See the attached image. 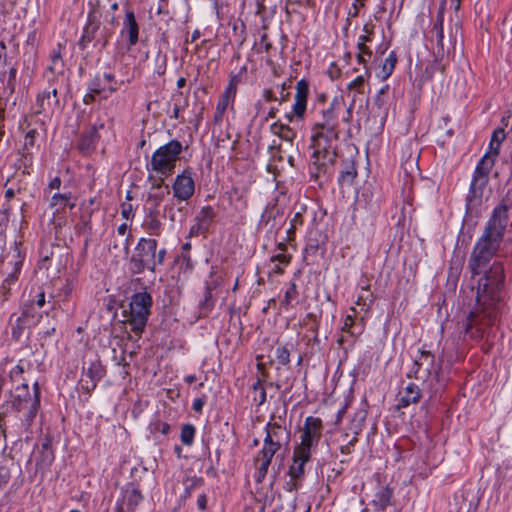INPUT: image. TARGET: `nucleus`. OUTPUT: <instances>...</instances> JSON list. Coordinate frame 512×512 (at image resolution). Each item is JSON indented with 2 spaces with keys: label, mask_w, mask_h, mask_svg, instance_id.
Segmentation results:
<instances>
[{
  "label": "nucleus",
  "mask_w": 512,
  "mask_h": 512,
  "mask_svg": "<svg viewBox=\"0 0 512 512\" xmlns=\"http://www.w3.org/2000/svg\"><path fill=\"white\" fill-rule=\"evenodd\" d=\"M298 297V290L297 286L294 282H291L288 289L285 291L284 299L282 300L281 304L288 308L292 301L295 300Z\"/></svg>",
  "instance_id": "47"
},
{
  "label": "nucleus",
  "mask_w": 512,
  "mask_h": 512,
  "mask_svg": "<svg viewBox=\"0 0 512 512\" xmlns=\"http://www.w3.org/2000/svg\"><path fill=\"white\" fill-rule=\"evenodd\" d=\"M121 214L123 216V218L125 219H130L134 214H133V208H132V205L131 204H126L124 203L122 205V211H121Z\"/></svg>",
  "instance_id": "62"
},
{
  "label": "nucleus",
  "mask_w": 512,
  "mask_h": 512,
  "mask_svg": "<svg viewBox=\"0 0 512 512\" xmlns=\"http://www.w3.org/2000/svg\"><path fill=\"white\" fill-rule=\"evenodd\" d=\"M302 486V480H291L285 484V489L289 492L297 491Z\"/></svg>",
  "instance_id": "59"
},
{
  "label": "nucleus",
  "mask_w": 512,
  "mask_h": 512,
  "mask_svg": "<svg viewBox=\"0 0 512 512\" xmlns=\"http://www.w3.org/2000/svg\"><path fill=\"white\" fill-rule=\"evenodd\" d=\"M342 170L338 177V183L341 187L351 186L357 177V169L353 159L342 160Z\"/></svg>",
  "instance_id": "20"
},
{
  "label": "nucleus",
  "mask_w": 512,
  "mask_h": 512,
  "mask_svg": "<svg viewBox=\"0 0 512 512\" xmlns=\"http://www.w3.org/2000/svg\"><path fill=\"white\" fill-rule=\"evenodd\" d=\"M104 83L107 82L109 86L106 88L110 93H115L119 85H124L126 83H131L134 80V73L126 70L119 80L116 79L114 73L105 72L103 73Z\"/></svg>",
  "instance_id": "21"
},
{
  "label": "nucleus",
  "mask_w": 512,
  "mask_h": 512,
  "mask_svg": "<svg viewBox=\"0 0 512 512\" xmlns=\"http://www.w3.org/2000/svg\"><path fill=\"white\" fill-rule=\"evenodd\" d=\"M311 459V453L294 448L292 464L288 469L291 480H303L305 475V464Z\"/></svg>",
  "instance_id": "16"
},
{
  "label": "nucleus",
  "mask_w": 512,
  "mask_h": 512,
  "mask_svg": "<svg viewBox=\"0 0 512 512\" xmlns=\"http://www.w3.org/2000/svg\"><path fill=\"white\" fill-rule=\"evenodd\" d=\"M24 372V368L23 366H21L20 364L16 365L11 371H10V377L12 380H15L17 379L18 377H20Z\"/></svg>",
  "instance_id": "64"
},
{
  "label": "nucleus",
  "mask_w": 512,
  "mask_h": 512,
  "mask_svg": "<svg viewBox=\"0 0 512 512\" xmlns=\"http://www.w3.org/2000/svg\"><path fill=\"white\" fill-rule=\"evenodd\" d=\"M87 89L88 91L99 93L101 95L106 90L103 75L99 73L95 74L94 77L88 82Z\"/></svg>",
  "instance_id": "42"
},
{
  "label": "nucleus",
  "mask_w": 512,
  "mask_h": 512,
  "mask_svg": "<svg viewBox=\"0 0 512 512\" xmlns=\"http://www.w3.org/2000/svg\"><path fill=\"white\" fill-rule=\"evenodd\" d=\"M208 233L207 230H205L201 225L197 224V222H195V224L190 228V231H189V237H195V236H199V235H206Z\"/></svg>",
  "instance_id": "57"
},
{
  "label": "nucleus",
  "mask_w": 512,
  "mask_h": 512,
  "mask_svg": "<svg viewBox=\"0 0 512 512\" xmlns=\"http://www.w3.org/2000/svg\"><path fill=\"white\" fill-rule=\"evenodd\" d=\"M400 395L397 409L405 408L410 404L419 402L422 396L420 388L414 383H410Z\"/></svg>",
  "instance_id": "19"
},
{
  "label": "nucleus",
  "mask_w": 512,
  "mask_h": 512,
  "mask_svg": "<svg viewBox=\"0 0 512 512\" xmlns=\"http://www.w3.org/2000/svg\"><path fill=\"white\" fill-rule=\"evenodd\" d=\"M158 242L154 238H140L129 261L132 274H142L145 270L155 272L157 266L163 265L167 251L157 250Z\"/></svg>",
  "instance_id": "4"
},
{
  "label": "nucleus",
  "mask_w": 512,
  "mask_h": 512,
  "mask_svg": "<svg viewBox=\"0 0 512 512\" xmlns=\"http://www.w3.org/2000/svg\"><path fill=\"white\" fill-rule=\"evenodd\" d=\"M205 403H206L205 396L198 397V398L194 399L193 404H192V409L197 413H201Z\"/></svg>",
  "instance_id": "58"
},
{
  "label": "nucleus",
  "mask_w": 512,
  "mask_h": 512,
  "mask_svg": "<svg viewBox=\"0 0 512 512\" xmlns=\"http://www.w3.org/2000/svg\"><path fill=\"white\" fill-rule=\"evenodd\" d=\"M128 35V46L132 47L138 43L139 38V25L136 21L135 14L132 10H127L123 22V29L121 34Z\"/></svg>",
  "instance_id": "18"
},
{
  "label": "nucleus",
  "mask_w": 512,
  "mask_h": 512,
  "mask_svg": "<svg viewBox=\"0 0 512 512\" xmlns=\"http://www.w3.org/2000/svg\"><path fill=\"white\" fill-rule=\"evenodd\" d=\"M275 355L279 364L286 366L290 363V350L287 345L278 346L276 348Z\"/></svg>",
  "instance_id": "48"
},
{
  "label": "nucleus",
  "mask_w": 512,
  "mask_h": 512,
  "mask_svg": "<svg viewBox=\"0 0 512 512\" xmlns=\"http://www.w3.org/2000/svg\"><path fill=\"white\" fill-rule=\"evenodd\" d=\"M172 188L174 196L179 200L187 201L191 198L195 191V183L191 171L185 169L181 174L177 175Z\"/></svg>",
  "instance_id": "13"
},
{
  "label": "nucleus",
  "mask_w": 512,
  "mask_h": 512,
  "mask_svg": "<svg viewBox=\"0 0 512 512\" xmlns=\"http://www.w3.org/2000/svg\"><path fill=\"white\" fill-rule=\"evenodd\" d=\"M143 496L138 488H132L131 490H126L122 502L127 505V512H134L135 508L142 501Z\"/></svg>",
  "instance_id": "28"
},
{
  "label": "nucleus",
  "mask_w": 512,
  "mask_h": 512,
  "mask_svg": "<svg viewBox=\"0 0 512 512\" xmlns=\"http://www.w3.org/2000/svg\"><path fill=\"white\" fill-rule=\"evenodd\" d=\"M36 105L38 107L36 113L41 114L47 110H53L55 107L59 108L58 89L53 83L39 93L36 98Z\"/></svg>",
  "instance_id": "14"
},
{
  "label": "nucleus",
  "mask_w": 512,
  "mask_h": 512,
  "mask_svg": "<svg viewBox=\"0 0 512 512\" xmlns=\"http://www.w3.org/2000/svg\"><path fill=\"white\" fill-rule=\"evenodd\" d=\"M106 375V368L100 359L92 361L85 370L83 367L82 378L80 379L81 389L90 394L96 387L98 382Z\"/></svg>",
  "instance_id": "11"
},
{
  "label": "nucleus",
  "mask_w": 512,
  "mask_h": 512,
  "mask_svg": "<svg viewBox=\"0 0 512 512\" xmlns=\"http://www.w3.org/2000/svg\"><path fill=\"white\" fill-rule=\"evenodd\" d=\"M309 95V82L303 78L296 84L295 102L292 106V112L286 115L289 122L293 121L296 117L298 120H303L307 110V99Z\"/></svg>",
  "instance_id": "12"
},
{
  "label": "nucleus",
  "mask_w": 512,
  "mask_h": 512,
  "mask_svg": "<svg viewBox=\"0 0 512 512\" xmlns=\"http://www.w3.org/2000/svg\"><path fill=\"white\" fill-rule=\"evenodd\" d=\"M370 75H371V72H370L368 66H365L364 74L357 76L353 81H351L348 84V89L349 90L354 89V90L358 91L359 93H363L365 81H366V79H368L370 77Z\"/></svg>",
  "instance_id": "41"
},
{
  "label": "nucleus",
  "mask_w": 512,
  "mask_h": 512,
  "mask_svg": "<svg viewBox=\"0 0 512 512\" xmlns=\"http://www.w3.org/2000/svg\"><path fill=\"white\" fill-rule=\"evenodd\" d=\"M183 150L182 143L176 139L160 146L152 155L150 167L152 171L167 177L174 172L176 161Z\"/></svg>",
  "instance_id": "7"
},
{
  "label": "nucleus",
  "mask_w": 512,
  "mask_h": 512,
  "mask_svg": "<svg viewBox=\"0 0 512 512\" xmlns=\"http://www.w3.org/2000/svg\"><path fill=\"white\" fill-rule=\"evenodd\" d=\"M323 423L320 418L308 416L301 433V442L294 448L310 452L322 437Z\"/></svg>",
  "instance_id": "9"
},
{
  "label": "nucleus",
  "mask_w": 512,
  "mask_h": 512,
  "mask_svg": "<svg viewBox=\"0 0 512 512\" xmlns=\"http://www.w3.org/2000/svg\"><path fill=\"white\" fill-rule=\"evenodd\" d=\"M389 90V85L383 86L374 98V104L379 108H383L387 102V93Z\"/></svg>",
  "instance_id": "50"
},
{
  "label": "nucleus",
  "mask_w": 512,
  "mask_h": 512,
  "mask_svg": "<svg viewBox=\"0 0 512 512\" xmlns=\"http://www.w3.org/2000/svg\"><path fill=\"white\" fill-rule=\"evenodd\" d=\"M62 59L59 54L55 55L52 59V65L48 67V71L53 74L54 70L58 68V66L62 67Z\"/></svg>",
  "instance_id": "63"
},
{
  "label": "nucleus",
  "mask_w": 512,
  "mask_h": 512,
  "mask_svg": "<svg viewBox=\"0 0 512 512\" xmlns=\"http://www.w3.org/2000/svg\"><path fill=\"white\" fill-rule=\"evenodd\" d=\"M337 100L334 99L326 108H322L319 114L315 117L311 131L323 130L325 128L339 125L337 115L335 113V104Z\"/></svg>",
  "instance_id": "15"
},
{
  "label": "nucleus",
  "mask_w": 512,
  "mask_h": 512,
  "mask_svg": "<svg viewBox=\"0 0 512 512\" xmlns=\"http://www.w3.org/2000/svg\"><path fill=\"white\" fill-rule=\"evenodd\" d=\"M432 32L435 34L436 44H437V56L443 57L446 53L449 52V49L445 48L444 45V34H443V16L438 15L434 25Z\"/></svg>",
  "instance_id": "23"
},
{
  "label": "nucleus",
  "mask_w": 512,
  "mask_h": 512,
  "mask_svg": "<svg viewBox=\"0 0 512 512\" xmlns=\"http://www.w3.org/2000/svg\"><path fill=\"white\" fill-rule=\"evenodd\" d=\"M294 210H295V212H294L293 217L290 220V224L292 225V227L298 228L299 226H302L304 224L303 214L306 212V206H304V205L296 206L294 208Z\"/></svg>",
  "instance_id": "49"
},
{
  "label": "nucleus",
  "mask_w": 512,
  "mask_h": 512,
  "mask_svg": "<svg viewBox=\"0 0 512 512\" xmlns=\"http://www.w3.org/2000/svg\"><path fill=\"white\" fill-rule=\"evenodd\" d=\"M231 99L229 98H226L224 96L221 95V98L219 100V102L217 103V106H216V111H215V114H214V122L217 124V123H220L223 119V115L229 105V102H230Z\"/></svg>",
  "instance_id": "45"
},
{
  "label": "nucleus",
  "mask_w": 512,
  "mask_h": 512,
  "mask_svg": "<svg viewBox=\"0 0 512 512\" xmlns=\"http://www.w3.org/2000/svg\"><path fill=\"white\" fill-rule=\"evenodd\" d=\"M217 285L218 282L216 280L206 283L204 298L199 302V309L202 313L206 314L214 307L215 301L212 296V291L217 287Z\"/></svg>",
  "instance_id": "25"
},
{
  "label": "nucleus",
  "mask_w": 512,
  "mask_h": 512,
  "mask_svg": "<svg viewBox=\"0 0 512 512\" xmlns=\"http://www.w3.org/2000/svg\"><path fill=\"white\" fill-rule=\"evenodd\" d=\"M150 427L151 432H160L163 435H167L170 431V425L166 422L156 421Z\"/></svg>",
  "instance_id": "54"
},
{
  "label": "nucleus",
  "mask_w": 512,
  "mask_h": 512,
  "mask_svg": "<svg viewBox=\"0 0 512 512\" xmlns=\"http://www.w3.org/2000/svg\"><path fill=\"white\" fill-rule=\"evenodd\" d=\"M101 16L100 5L97 1V4L94 5L88 13L87 23L83 28L82 36L78 41V46L81 50H85L88 44L96 39V35L100 30Z\"/></svg>",
  "instance_id": "10"
},
{
  "label": "nucleus",
  "mask_w": 512,
  "mask_h": 512,
  "mask_svg": "<svg viewBox=\"0 0 512 512\" xmlns=\"http://www.w3.org/2000/svg\"><path fill=\"white\" fill-rule=\"evenodd\" d=\"M269 466L270 465H268V464L260 463L259 467L257 468L256 475H255V480L257 483H261L264 480V478L267 475Z\"/></svg>",
  "instance_id": "55"
},
{
  "label": "nucleus",
  "mask_w": 512,
  "mask_h": 512,
  "mask_svg": "<svg viewBox=\"0 0 512 512\" xmlns=\"http://www.w3.org/2000/svg\"><path fill=\"white\" fill-rule=\"evenodd\" d=\"M166 62H167V56L165 54H162L161 52H158V54L156 56V69H155V72L158 75L165 74Z\"/></svg>",
  "instance_id": "52"
},
{
  "label": "nucleus",
  "mask_w": 512,
  "mask_h": 512,
  "mask_svg": "<svg viewBox=\"0 0 512 512\" xmlns=\"http://www.w3.org/2000/svg\"><path fill=\"white\" fill-rule=\"evenodd\" d=\"M91 215H92V210L89 211L87 217L81 216L80 222L75 227L77 230V233L79 235L86 236V240H85L86 245H87V243L91 237V234H92Z\"/></svg>",
  "instance_id": "37"
},
{
  "label": "nucleus",
  "mask_w": 512,
  "mask_h": 512,
  "mask_svg": "<svg viewBox=\"0 0 512 512\" xmlns=\"http://www.w3.org/2000/svg\"><path fill=\"white\" fill-rule=\"evenodd\" d=\"M169 194L170 187L169 185L164 184V178L160 177L157 181L155 180L152 183L151 191L146 200L147 204L150 205L149 210H153L155 213H159L157 207Z\"/></svg>",
  "instance_id": "17"
},
{
  "label": "nucleus",
  "mask_w": 512,
  "mask_h": 512,
  "mask_svg": "<svg viewBox=\"0 0 512 512\" xmlns=\"http://www.w3.org/2000/svg\"><path fill=\"white\" fill-rule=\"evenodd\" d=\"M506 134L503 128H497L492 133L489 150L487 153L491 154L494 157H497L500 153V146L503 140L505 139Z\"/></svg>",
  "instance_id": "34"
},
{
  "label": "nucleus",
  "mask_w": 512,
  "mask_h": 512,
  "mask_svg": "<svg viewBox=\"0 0 512 512\" xmlns=\"http://www.w3.org/2000/svg\"><path fill=\"white\" fill-rule=\"evenodd\" d=\"M104 34H102V40L99 38L95 42V46L100 44L102 49H105L109 43V37L111 35V32H107L106 29H103Z\"/></svg>",
  "instance_id": "61"
},
{
  "label": "nucleus",
  "mask_w": 512,
  "mask_h": 512,
  "mask_svg": "<svg viewBox=\"0 0 512 512\" xmlns=\"http://www.w3.org/2000/svg\"><path fill=\"white\" fill-rule=\"evenodd\" d=\"M38 136V131L36 129H30L26 135L23 145L22 158L24 161V165L32 162V153L29 151L35 145V139Z\"/></svg>",
  "instance_id": "29"
},
{
  "label": "nucleus",
  "mask_w": 512,
  "mask_h": 512,
  "mask_svg": "<svg viewBox=\"0 0 512 512\" xmlns=\"http://www.w3.org/2000/svg\"><path fill=\"white\" fill-rule=\"evenodd\" d=\"M324 238L320 233H318L317 237H312V234L308 237L307 243L305 246V253L307 256H316L319 252L321 254L324 253Z\"/></svg>",
  "instance_id": "27"
},
{
  "label": "nucleus",
  "mask_w": 512,
  "mask_h": 512,
  "mask_svg": "<svg viewBox=\"0 0 512 512\" xmlns=\"http://www.w3.org/2000/svg\"><path fill=\"white\" fill-rule=\"evenodd\" d=\"M99 139L98 127L92 126L86 133H84L78 143L81 151H89L95 148V145Z\"/></svg>",
  "instance_id": "24"
},
{
  "label": "nucleus",
  "mask_w": 512,
  "mask_h": 512,
  "mask_svg": "<svg viewBox=\"0 0 512 512\" xmlns=\"http://www.w3.org/2000/svg\"><path fill=\"white\" fill-rule=\"evenodd\" d=\"M396 63H397L396 52L391 51L382 65L381 71L379 73V77L382 80H386L393 73Z\"/></svg>",
  "instance_id": "36"
},
{
  "label": "nucleus",
  "mask_w": 512,
  "mask_h": 512,
  "mask_svg": "<svg viewBox=\"0 0 512 512\" xmlns=\"http://www.w3.org/2000/svg\"><path fill=\"white\" fill-rule=\"evenodd\" d=\"M152 304V296L147 291L136 292L130 298L126 322L131 326V330L139 336L146 328Z\"/></svg>",
  "instance_id": "6"
},
{
  "label": "nucleus",
  "mask_w": 512,
  "mask_h": 512,
  "mask_svg": "<svg viewBox=\"0 0 512 512\" xmlns=\"http://www.w3.org/2000/svg\"><path fill=\"white\" fill-rule=\"evenodd\" d=\"M2 424L5 419L13 416L19 427L28 430L38 413L40 405L37 398H31V393L27 383H22L15 388L14 393H10V399L1 404Z\"/></svg>",
  "instance_id": "3"
},
{
  "label": "nucleus",
  "mask_w": 512,
  "mask_h": 512,
  "mask_svg": "<svg viewBox=\"0 0 512 512\" xmlns=\"http://www.w3.org/2000/svg\"><path fill=\"white\" fill-rule=\"evenodd\" d=\"M510 204L503 199L492 212L483 234L476 241L468 260L471 276L484 274L477 281L476 305L462 324L460 334L464 338L481 339L485 329L494 325L499 314V305L505 285V270L502 262L495 261L485 270L496 255L508 225Z\"/></svg>",
  "instance_id": "1"
},
{
  "label": "nucleus",
  "mask_w": 512,
  "mask_h": 512,
  "mask_svg": "<svg viewBox=\"0 0 512 512\" xmlns=\"http://www.w3.org/2000/svg\"><path fill=\"white\" fill-rule=\"evenodd\" d=\"M54 458L53 451H40L39 456L36 458V467L39 469H45L51 465Z\"/></svg>",
  "instance_id": "43"
},
{
  "label": "nucleus",
  "mask_w": 512,
  "mask_h": 512,
  "mask_svg": "<svg viewBox=\"0 0 512 512\" xmlns=\"http://www.w3.org/2000/svg\"><path fill=\"white\" fill-rule=\"evenodd\" d=\"M441 368L442 360L436 364L435 356L430 351L419 350V356L414 359L406 376L422 381H427L431 376H434L438 381Z\"/></svg>",
  "instance_id": "8"
},
{
  "label": "nucleus",
  "mask_w": 512,
  "mask_h": 512,
  "mask_svg": "<svg viewBox=\"0 0 512 512\" xmlns=\"http://www.w3.org/2000/svg\"><path fill=\"white\" fill-rule=\"evenodd\" d=\"M196 429L194 425L186 423L182 426L180 432V440L185 446H191L194 442Z\"/></svg>",
  "instance_id": "39"
},
{
  "label": "nucleus",
  "mask_w": 512,
  "mask_h": 512,
  "mask_svg": "<svg viewBox=\"0 0 512 512\" xmlns=\"http://www.w3.org/2000/svg\"><path fill=\"white\" fill-rule=\"evenodd\" d=\"M339 125L312 131L311 147L314 149L309 164L310 178L318 181L322 176H330L335 171L337 146L333 145L339 139Z\"/></svg>",
  "instance_id": "2"
},
{
  "label": "nucleus",
  "mask_w": 512,
  "mask_h": 512,
  "mask_svg": "<svg viewBox=\"0 0 512 512\" xmlns=\"http://www.w3.org/2000/svg\"><path fill=\"white\" fill-rule=\"evenodd\" d=\"M393 496V490L388 486L381 488L376 494L373 500V505L376 509L384 511L385 508L390 504Z\"/></svg>",
  "instance_id": "30"
},
{
  "label": "nucleus",
  "mask_w": 512,
  "mask_h": 512,
  "mask_svg": "<svg viewBox=\"0 0 512 512\" xmlns=\"http://www.w3.org/2000/svg\"><path fill=\"white\" fill-rule=\"evenodd\" d=\"M266 430L273 436L275 441L278 443H281V441L284 439L285 441H289L290 439V433L286 430L285 427H282L278 423H268Z\"/></svg>",
  "instance_id": "35"
},
{
  "label": "nucleus",
  "mask_w": 512,
  "mask_h": 512,
  "mask_svg": "<svg viewBox=\"0 0 512 512\" xmlns=\"http://www.w3.org/2000/svg\"><path fill=\"white\" fill-rule=\"evenodd\" d=\"M50 206L55 208V212H59L61 210H64L66 207L73 208L75 206V203L71 202V193H56L51 198Z\"/></svg>",
  "instance_id": "33"
},
{
  "label": "nucleus",
  "mask_w": 512,
  "mask_h": 512,
  "mask_svg": "<svg viewBox=\"0 0 512 512\" xmlns=\"http://www.w3.org/2000/svg\"><path fill=\"white\" fill-rule=\"evenodd\" d=\"M14 253L15 254L13 256L17 257L18 260L15 262V266H16L15 270L12 273H10L7 276V278L4 280V282L7 286H9L12 281H15L17 279V276L19 273V265L22 264V257L20 255V250H19V246H18L17 242L14 243Z\"/></svg>",
  "instance_id": "44"
},
{
  "label": "nucleus",
  "mask_w": 512,
  "mask_h": 512,
  "mask_svg": "<svg viewBox=\"0 0 512 512\" xmlns=\"http://www.w3.org/2000/svg\"><path fill=\"white\" fill-rule=\"evenodd\" d=\"M30 327H31V325H29V323L26 320H24L21 316H18L15 319V323L12 324V328H11L12 339L14 341H19L21 339V337L23 336L24 331Z\"/></svg>",
  "instance_id": "38"
},
{
  "label": "nucleus",
  "mask_w": 512,
  "mask_h": 512,
  "mask_svg": "<svg viewBox=\"0 0 512 512\" xmlns=\"http://www.w3.org/2000/svg\"><path fill=\"white\" fill-rule=\"evenodd\" d=\"M215 215V211L211 206L202 207L195 217V222L201 225L205 230L209 231Z\"/></svg>",
  "instance_id": "31"
},
{
  "label": "nucleus",
  "mask_w": 512,
  "mask_h": 512,
  "mask_svg": "<svg viewBox=\"0 0 512 512\" xmlns=\"http://www.w3.org/2000/svg\"><path fill=\"white\" fill-rule=\"evenodd\" d=\"M354 325V316L347 315L344 319V324L341 328L343 333L348 334L349 337L355 338L356 333L352 330V327Z\"/></svg>",
  "instance_id": "53"
},
{
  "label": "nucleus",
  "mask_w": 512,
  "mask_h": 512,
  "mask_svg": "<svg viewBox=\"0 0 512 512\" xmlns=\"http://www.w3.org/2000/svg\"><path fill=\"white\" fill-rule=\"evenodd\" d=\"M272 461V457H270L267 451L260 450L258 456L256 458V462L265 463L270 465Z\"/></svg>",
  "instance_id": "60"
},
{
  "label": "nucleus",
  "mask_w": 512,
  "mask_h": 512,
  "mask_svg": "<svg viewBox=\"0 0 512 512\" xmlns=\"http://www.w3.org/2000/svg\"><path fill=\"white\" fill-rule=\"evenodd\" d=\"M159 213H155L153 210H149L148 218L149 220L146 222V227L150 235L158 236L160 235L161 222L158 220L157 216Z\"/></svg>",
  "instance_id": "40"
},
{
  "label": "nucleus",
  "mask_w": 512,
  "mask_h": 512,
  "mask_svg": "<svg viewBox=\"0 0 512 512\" xmlns=\"http://www.w3.org/2000/svg\"><path fill=\"white\" fill-rule=\"evenodd\" d=\"M496 157L489 153L478 162L470 183L469 192L466 197V213L471 214L473 208L479 206L482 201L483 190L488 184L489 174L495 164Z\"/></svg>",
  "instance_id": "5"
},
{
  "label": "nucleus",
  "mask_w": 512,
  "mask_h": 512,
  "mask_svg": "<svg viewBox=\"0 0 512 512\" xmlns=\"http://www.w3.org/2000/svg\"><path fill=\"white\" fill-rule=\"evenodd\" d=\"M24 320H26L29 325L33 326L37 324L42 317V315L36 310L34 306V300L30 301L27 304L23 305L21 315Z\"/></svg>",
  "instance_id": "32"
},
{
  "label": "nucleus",
  "mask_w": 512,
  "mask_h": 512,
  "mask_svg": "<svg viewBox=\"0 0 512 512\" xmlns=\"http://www.w3.org/2000/svg\"><path fill=\"white\" fill-rule=\"evenodd\" d=\"M239 82H240V78L238 75L231 76L230 81H229L224 93L222 94V96L233 100L236 96L237 86H238Z\"/></svg>",
  "instance_id": "46"
},
{
  "label": "nucleus",
  "mask_w": 512,
  "mask_h": 512,
  "mask_svg": "<svg viewBox=\"0 0 512 512\" xmlns=\"http://www.w3.org/2000/svg\"><path fill=\"white\" fill-rule=\"evenodd\" d=\"M260 225H263L265 227L269 226L270 229L275 226V218L270 213L269 206L266 207V209L264 210V212L261 215Z\"/></svg>",
  "instance_id": "51"
},
{
  "label": "nucleus",
  "mask_w": 512,
  "mask_h": 512,
  "mask_svg": "<svg viewBox=\"0 0 512 512\" xmlns=\"http://www.w3.org/2000/svg\"><path fill=\"white\" fill-rule=\"evenodd\" d=\"M271 132L284 141L292 142L296 137V132L287 124L275 122L270 126Z\"/></svg>",
  "instance_id": "26"
},
{
  "label": "nucleus",
  "mask_w": 512,
  "mask_h": 512,
  "mask_svg": "<svg viewBox=\"0 0 512 512\" xmlns=\"http://www.w3.org/2000/svg\"><path fill=\"white\" fill-rule=\"evenodd\" d=\"M291 259H292V256L290 254L279 253V254L273 255L270 258V261L278 262L283 265H288L290 263Z\"/></svg>",
  "instance_id": "56"
},
{
  "label": "nucleus",
  "mask_w": 512,
  "mask_h": 512,
  "mask_svg": "<svg viewBox=\"0 0 512 512\" xmlns=\"http://www.w3.org/2000/svg\"><path fill=\"white\" fill-rule=\"evenodd\" d=\"M373 30L374 25L366 23L363 26V31L367 32V35H360L357 42V54L365 55L368 59L372 56V50L366 44L372 41Z\"/></svg>",
  "instance_id": "22"
}]
</instances>
